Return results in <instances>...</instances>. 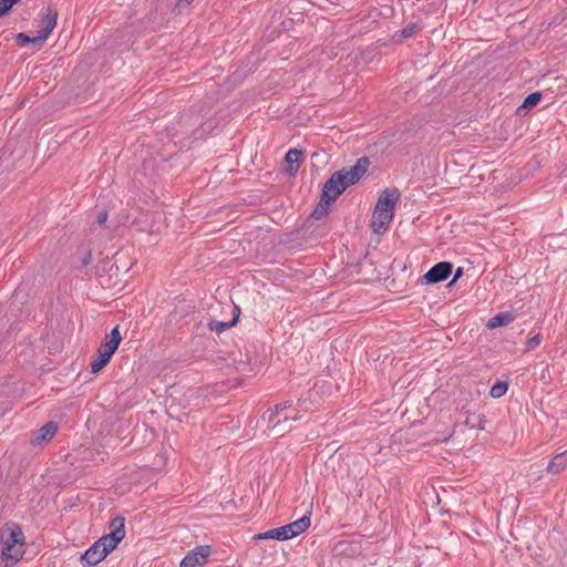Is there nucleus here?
<instances>
[{"label":"nucleus","mask_w":567,"mask_h":567,"mask_svg":"<svg viewBox=\"0 0 567 567\" xmlns=\"http://www.w3.org/2000/svg\"><path fill=\"white\" fill-rule=\"evenodd\" d=\"M123 517H115L110 522L111 533L102 536L82 555L81 560L87 566H95L102 561L109 553L116 548L125 536Z\"/></svg>","instance_id":"f257e3e1"},{"label":"nucleus","mask_w":567,"mask_h":567,"mask_svg":"<svg viewBox=\"0 0 567 567\" xmlns=\"http://www.w3.org/2000/svg\"><path fill=\"white\" fill-rule=\"evenodd\" d=\"M122 341L118 326L105 336L104 341L100 344L96 353L92 357L90 363L92 373L100 372L111 360Z\"/></svg>","instance_id":"f03ea898"},{"label":"nucleus","mask_w":567,"mask_h":567,"mask_svg":"<svg viewBox=\"0 0 567 567\" xmlns=\"http://www.w3.org/2000/svg\"><path fill=\"white\" fill-rule=\"evenodd\" d=\"M311 524L310 512L303 515L301 518L287 524L285 526H280L274 529H270L266 533L258 534L255 538L257 539H277V540H288L291 539L303 532H306Z\"/></svg>","instance_id":"7ed1b4c3"},{"label":"nucleus","mask_w":567,"mask_h":567,"mask_svg":"<svg viewBox=\"0 0 567 567\" xmlns=\"http://www.w3.org/2000/svg\"><path fill=\"white\" fill-rule=\"evenodd\" d=\"M289 409H291V403L288 401L276 404L272 409H268L264 413L262 419L268 423H274L272 429L277 430L279 435H282L285 431L291 429L290 423L292 421L301 419V415L298 412L295 414L286 413V411Z\"/></svg>","instance_id":"20e7f679"},{"label":"nucleus","mask_w":567,"mask_h":567,"mask_svg":"<svg viewBox=\"0 0 567 567\" xmlns=\"http://www.w3.org/2000/svg\"><path fill=\"white\" fill-rule=\"evenodd\" d=\"M58 12L51 6L43 8L40 16V30L35 35L38 45L43 44L56 27Z\"/></svg>","instance_id":"39448f33"},{"label":"nucleus","mask_w":567,"mask_h":567,"mask_svg":"<svg viewBox=\"0 0 567 567\" xmlns=\"http://www.w3.org/2000/svg\"><path fill=\"white\" fill-rule=\"evenodd\" d=\"M370 165V161L368 157H360L354 165L349 168H342L338 171L341 173L343 177L344 184H347V188L351 185H354L360 181V178L367 173Z\"/></svg>","instance_id":"423d86ee"},{"label":"nucleus","mask_w":567,"mask_h":567,"mask_svg":"<svg viewBox=\"0 0 567 567\" xmlns=\"http://www.w3.org/2000/svg\"><path fill=\"white\" fill-rule=\"evenodd\" d=\"M400 197L401 193L398 188H386L379 195L374 209L394 216V209Z\"/></svg>","instance_id":"0eeeda50"},{"label":"nucleus","mask_w":567,"mask_h":567,"mask_svg":"<svg viewBox=\"0 0 567 567\" xmlns=\"http://www.w3.org/2000/svg\"><path fill=\"white\" fill-rule=\"evenodd\" d=\"M347 189V184L343 182L341 173L336 172L331 177L323 184L322 194L323 197L330 200H337V198Z\"/></svg>","instance_id":"6e6552de"},{"label":"nucleus","mask_w":567,"mask_h":567,"mask_svg":"<svg viewBox=\"0 0 567 567\" xmlns=\"http://www.w3.org/2000/svg\"><path fill=\"white\" fill-rule=\"evenodd\" d=\"M210 547L207 545L198 546L190 550L181 561L179 567H199L208 561L210 556Z\"/></svg>","instance_id":"1a4fd4ad"},{"label":"nucleus","mask_w":567,"mask_h":567,"mask_svg":"<svg viewBox=\"0 0 567 567\" xmlns=\"http://www.w3.org/2000/svg\"><path fill=\"white\" fill-rule=\"evenodd\" d=\"M453 265L449 261H440L435 264L426 274L423 279L426 284H437L444 281L452 274Z\"/></svg>","instance_id":"9d476101"},{"label":"nucleus","mask_w":567,"mask_h":567,"mask_svg":"<svg viewBox=\"0 0 567 567\" xmlns=\"http://www.w3.org/2000/svg\"><path fill=\"white\" fill-rule=\"evenodd\" d=\"M392 220V214H386L374 209L371 220V227L373 228L374 233L384 234L388 230Z\"/></svg>","instance_id":"9b49d317"},{"label":"nucleus","mask_w":567,"mask_h":567,"mask_svg":"<svg viewBox=\"0 0 567 567\" xmlns=\"http://www.w3.org/2000/svg\"><path fill=\"white\" fill-rule=\"evenodd\" d=\"M58 424L55 422H48L40 427L32 439V444H40L42 442H49L56 433Z\"/></svg>","instance_id":"f8f14e48"},{"label":"nucleus","mask_w":567,"mask_h":567,"mask_svg":"<svg viewBox=\"0 0 567 567\" xmlns=\"http://www.w3.org/2000/svg\"><path fill=\"white\" fill-rule=\"evenodd\" d=\"M302 152L296 148L289 150L286 153L285 161L287 163L286 173L289 176H295L299 169L300 157Z\"/></svg>","instance_id":"ddd939ff"},{"label":"nucleus","mask_w":567,"mask_h":567,"mask_svg":"<svg viewBox=\"0 0 567 567\" xmlns=\"http://www.w3.org/2000/svg\"><path fill=\"white\" fill-rule=\"evenodd\" d=\"M567 468V450L555 455L548 463L546 471L550 474H559Z\"/></svg>","instance_id":"4468645a"},{"label":"nucleus","mask_w":567,"mask_h":567,"mask_svg":"<svg viewBox=\"0 0 567 567\" xmlns=\"http://www.w3.org/2000/svg\"><path fill=\"white\" fill-rule=\"evenodd\" d=\"M1 542L2 544H9L16 547L17 545L24 544V535L19 527H14L7 536L1 535Z\"/></svg>","instance_id":"2eb2a0df"},{"label":"nucleus","mask_w":567,"mask_h":567,"mask_svg":"<svg viewBox=\"0 0 567 567\" xmlns=\"http://www.w3.org/2000/svg\"><path fill=\"white\" fill-rule=\"evenodd\" d=\"M332 203H334V200H330L329 198H326L323 197V195H321L320 202L317 205V207L312 210L310 217L317 220L326 217L329 213V207Z\"/></svg>","instance_id":"dca6fc26"},{"label":"nucleus","mask_w":567,"mask_h":567,"mask_svg":"<svg viewBox=\"0 0 567 567\" xmlns=\"http://www.w3.org/2000/svg\"><path fill=\"white\" fill-rule=\"evenodd\" d=\"M512 320H513V317L511 313L501 312V313L496 315L495 317H493L488 321L487 326H488V328H497V327L508 324Z\"/></svg>","instance_id":"f3484780"},{"label":"nucleus","mask_w":567,"mask_h":567,"mask_svg":"<svg viewBox=\"0 0 567 567\" xmlns=\"http://www.w3.org/2000/svg\"><path fill=\"white\" fill-rule=\"evenodd\" d=\"M23 551L17 549L14 546L9 544H3L1 556L7 559H13L18 561L22 557Z\"/></svg>","instance_id":"a211bd4d"},{"label":"nucleus","mask_w":567,"mask_h":567,"mask_svg":"<svg viewBox=\"0 0 567 567\" xmlns=\"http://www.w3.org/2000/svg\"><path fill=\"white\" fill-rule=\"evenodd\" d=\"M542 100V93L540 92H533L530 94H528L523 104L518 107V113L520 112V110L525 109V110H530L532 107H534L535 105H537Z\"/></svg>","instance_id":"6ab92c4d"},{"label":"nucleus","mask_w":567,"mask_h":567,"mask_svg":"<svg viewBox=\"0 0 567 567\" xmlns=\"http://www.w3.org/2000/svg\"><path fill=\"white\" fill-rule=\"evenodd\" d=\"M508 384L507 382L498 381L496 382L489 391V395L494 399H499L507 392Z\"/></svg>","instance_id":"aec40b11"},{"label":"nucleus","mask_w":567,"mask_h":567,"mask_svg":"<svg viewBox=\"0 0 567 567\" xmlns=\"http://www.w3.org/2000/svg\"><path fill=\"white\" fill-rule=\"evenodd\" d=\"M237 321V318L235 317L231 321L229 322H223V321H215V320H212L209 321L208 323V328L212 330V331H216L218 333L223 332L225 329L227 328H230L233 327Z\"/></svg>","instance_id":"412c9836"},{"label":"nucleus","mask_w":567,"mask_h":567,"mask_svg":"<svg viewBox=\"0 0 567 567\" xmlns=\"http://www.w3.org/2000/svg\"><path fill=\"white\" fill-rule=\"evenodd\" d=\"M17 41L24 45V44H38V42L35 41V37H29L28 34L23 33V32H20L18 35H17Z\"/></svg>","instance_id":"4be33fe9"},{"label":"nucleus","mask_w":567,"mask_h":567,"mask_svg":"<svg viewBox=\"0 0 567 567\" xmlns=\"http://www.w3.org/2000/svg\"><path fill=\"white\" fill-rule=\"evenodd\" d=\"M419 30V25L415 23H411L402 29L401 34L403 38H410L416 33Z\"/></svg>","instance_id":"5701e85b"},{"label":"nucleus","mask_w":567,"mask_h":567,"mask_svg":"<svg viewBox=\"0 0 567 567\" xmlns=\"http://www.w3.org/2000/svg\"><path fill=\"white\" fill-rule=\"evenodd\" d=\"M540 343V336L536 334L532 338H529L526 341V351L533 350L534 348L538 347Z\"/></svg>","instance_id":"b1692460"},{"label":"nucleus","mask_w":567,"mask_h":567,"mask_svg":"<svg viewBox=\"0 0 567 567\" xmlns=\"http://www.w3.org/2000/svg\"><path fill=\"white\" fill-rule=\"evenodd\" d=\"M107 220V212L106 210H101L97 215V218H96V223L99 225H104Z\"/></svg>","instance_id":"393cba45"},{"label":"nucleus","mask_w":567,"mask_h":567,"mask_svg":"<svg viewBox=\"0 0 567 567\" xmlns=\"http://www.w3.org/2000/svg\"><path fill=\"white\" fill-rule=\"evenodd\" d=\"M12 7L9 0H0V8L3 9L6 13H8Z\"/></svg>","instance_id":"a878e982"},{"label":"nucleus","mask_w":567,"mask_h":567,"mask_svg":"<svg viewBox=\"0 0 567 567\" xmlns=\"http://www.w3.org/2000/svg\"><path fill=\"white\" fill-rule=\"evenodd\" d=\"M463 275V268L458 267L454 274V277L452 279V281L450 282V285H452L453 282H455L458 278H461V276Z\"/></svg>","instance_id":"bb28decb"},{"label":"nucleus","mask_w":567,"mask_h":567,"mask_svg":"<svg viewBox=\"0 0 567 567\" xmlns=\"http://www.w3.org/2000/svg\"><path fill=\"white\" fill-rule=\"evenodd\" d=\"M464 423H465V425H466L467 427H471V429H474V427H475V425L472 423V421H470V419H466Z\"/></svg>","instance_id":"cd10ccee"},{"label":"nucleus","mask_w":567,"mask_h":567,"mask_svg":"<svg viewBox=\"0 0 567 567\" xmlns=\"http://www.w3.org/2000/svg\"><path fill=\"white\" fill-rule=\"evenodd\" d=\"M90 259H91V254H89V255H87V257H86V258H84L83 264H84V265H87V264L90 262Z\"/></svg>","instance_id":"c85d7f7f"},{"label":"nucleus","mask_w":567,"mask_h":567,"mask_svg":"<svg viewBox=\"0 0 567 567\" xmlns=\"http://www.w3.org/2000/svg\"><path fill=\"white\" fill-rule=\"evenodd\" d=\"M7 14L3 9L0 8V17Z\"/></svg>","instance_id":"c756f323"},{"label":"nucleus","mask_w":567,"mask_h":567,"mask_svg":"<svg viewBox=\"0 0 567 567\" xmlns=\"http://www.w3.org/2000/svg\"><path fill=\"white\" fill-rule=\"evenodd\" d=\"M451 436H452V434H450V436L445 437V439L443 440V442L449 441V439H450Z\"/></svg>","instance_id":"7c9ffc66"}]
</instances>
